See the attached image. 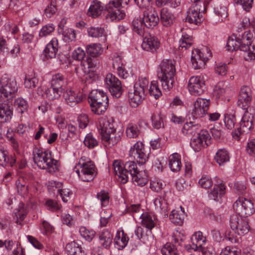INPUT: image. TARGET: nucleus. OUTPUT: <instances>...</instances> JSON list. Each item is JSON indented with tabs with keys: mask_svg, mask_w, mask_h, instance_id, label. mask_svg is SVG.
Listing matches in <instances>:
<instances>
[{
	"mask_svg": "<svg viewBox=\"0 0 255 255\" xmlns=\"http://www.w3.org/2000/svg\"><path fill=\"white\" fill-rule=\"evenodd\" d=\"M33 160L39 168L46 169L51 174L58 170V161L52 157L50 151H42L38 149H35L33 151Z\"/></svg>",
	"mask_w": 255,
	"mask_h": 255,
	"instance_id": "20e7f679",
	"label": "nucleus"
},
{
	"mask_svg": "<svg viewBox=\"0 0 255 255\" xmlns=\"http://www.w3.org/2000/svg\"><path fill=\"white\" fill-rule=\"evenodd\" d=\"M195 2L187 11L186 21L191 24L198 25L203 20L202 13L206 11L207 5L204 4L203 1H198Z\"/></svg>",
	"mask_w": 255,
	"mask_h": 255,
	"instance_id": "1a4fd4ad",
	"label": "nucleus"
},
{
	"mask_svg": "<svg viewBox=\"0 0 255 255\" xmlns=\"http://www.w3.org/2000/svg\"><path fill=\"white\" fill-rule=\"evenodd\" d=\"M45 205L49 210L53 212L59 211L62 207L60 204L52 199H48L45 202Z\"/></svg>",
	"mask_w": 255,
	"mask_h": 255,
	"instance_id": "13d9d810",
	"label": "nucleus"
},
{
	"mask_svg": "<svg viewBox=\"0 0 255 255\" xmlns=\"http://www.w3.org/2000/svg\"><path fill=\"white\" fill-rule=\"evenodd\" d=\"M113 236L111 232L104 229L99 234V239L100 244L105 249H108L112 243Z\"/></svg>",
	"mask_w": 255,
	"mask_h": 255,
	"instance_id": "7c9ffc66",
	"label": "nucleus"
},
{
	"mask_svg": "<svg viewBox=\"0 0 255 255\" xmlns=\"http://www.w3.org/2000/svg\"><path fill=\"white\" fill-rule=\"evenodd\" d=\"M87 52L89 56L97 57L103 52V48L100 44L94 43L86 46Z\"/></svg>",
	"mask_w": 255,
	"mask_h": 255,
	"instance_id": "ea45409f",
	"label": "nucleus"
},
{
	"mask_svg": "<svg viewBox=\"0 0 255 255\" xmlns=\"http://www.w3.org/2000/svg\"><path fill=\"white\" fill-rule=\"evenodd\" d=\"M122 60V58L118 56L115 58L113 63L114 68H117V69L118 75L120 78L124 79L132 77V74L128 72V71L125 70L124 67H123V64Z\"/></svg>",
	"mask_w": 255,
	"mask_h": 255,
	"instance_id": "c756f323",
	"label": "nucleus"
},
{
	"mask_svg": "<svg viewBox=\"0 0 255 255\" xmlns=\"http://www.w3.org/2000/svg\"><path fill=\"white\" fill-rule=\"evenodd\" d=\"M142 19L144 26L148 28H153L159 21L158 13L155 10L144 11Z\"/></svg>",
	"mask_w": 255,
	"mask_h": 255,
	"instance_id": "aec40b11",
	"label": "nucleus"
},
{
	"mask_svg": "<svg viewBox=\"0 0 255 255\" xmlns=\"http://www.w3.org/2000/svg\"><path fill=\"white\" fill-rule=\"evenodd\" d=\"M202 130L201 129V125L199 124H196L193 122H187L183 125L181 132L186 136H194L196 134H198Z\"/></svg>",
	"mask_w": 255,
	"mask_h": 255,
	"instance_id": "5701e85b",
	"label": "nucleus"
},
{
	"mask_svg": "<svg viewBox=\"0 0 255 255\" xmlns=\"http://www.w3.org/2000/svg\"><path fill=\"white\" fill-rule=\"evenodd\" d=\"M54 26L52 24H49L42 27L40 30L39 35L40 37H44L52 32L54 30Z\"/></svg>",
	"mask_w": 255,
	"mask_h": 255,
	"instance_id": "680f3d73",
	"label": "nucleus"
},
{
	"mask_svg": "<svg viewBox=\"0 0 255 255\" xmlns=\"http://www.w3.org/2000/svg\"><path fill=\"white\" fill-rule=\"evenodd\" d=\"M57 11L56 0H51L44 9V14L47 17H51Z\"/></svg>",
	"mask_w": 255,
	"mask_h": 255,
	"instance_id": "09e8293b",
	"label": "nucleus"
},
{
	"mask_svg": "<svg viewBox=\"0 0 255 255\" xmlns=\"http://www.w3.org/2000/svg\"><path fill=\"white\" fill-rule=\"evenodd\" d=\"M192 245L191 248L195 251H204V245L206 243V239L204 237L203 234L200 231L195 232L191 238Z\"/></svg>",
	"mask_w": 255,
	"mask_h": 255,
	"instance_id": "412c9836",
	"label": "nucleus"
},
{
	"mask_svg": "<svg viewBox=\"0 0 255 255\" xmlns=\"http://www.w3.org/2000/svg\"><path fill=\"white\" fill-rule=\"evenodd\" d=\"M129 155L133 161L126 162L124 167L122 166L121 161L115 160L113 162V166L115 174L118 176L119 180L123 183H126L128 181V175L132 176L134 172H137V167L135 161L139 164H143L148 158V153L145 151L144 144L142 142H136L130 149Z\"/></svg>",
	"mask_w": 255,
	"mask_h": 255,
	"instance_id": "f257e3e1",
	"label": "nucleus"
},
{
	"mask_svg": "<svg viewBox=\"0 0 255 255\" xmlns=\"http://www.w3.org/2000/svg\"><path fill=\"white\" fill-rule=\"evenodd\" d=\"M210 105V100L198 98L194 102V108L192 109L191 115L193 119H200L206 114Z\"/></svg>",
	"mask_w": 255,
	"mask_h": 255,
	"instance_id": "2eb2a0df",
	"label": "nucleus"
},
{
	"mask_svg": "<svg viewBox=\"0 0 255 255\" xmlns=\"http://www.w3.org/2000/svg\"><path fill=\"white\" fill-rule=\"evenodd\" d=\"M84 143L89 148H93L98 145V141L92 133H89L85 136Z\"/></svg>",
	"mask_w": 255,
	"mask_h": 255,
	"instance_id": "5fc2aeb1",
	"label": "nucleus"
},
{
	"mask_svg": "<svg viewBox=\"0 0 255 255\" xmlns=\"http://www.w3.org/2000/svg\"><path fill=\"white\" fill-rule=\"evenodd\" d=\"M65 250L68 255H86L82 246L75 241L67 244Z\"/></svg>",
	"mask_w": 255,
	"mask_h": 255,
	"instance_id": "2f4dec72",
	"label": "nucleus"
},
{
	"mask_svg": "<svg viewBox=\"0 0 255 255\" xmlns=\"http://www.w3.org/2000/svg\"><path fill=\"white\" fill-rule=\"evenodd\" d=\"M97 198L100 201L102 207H106L109 203V195L108 192L102 190L97 193Z\"/></svg>",
	"mask_w": 255,
	"mask_h": 255,
	"instance_id": "4d7b16f0",
	"label": "nucleus"
},
{
	"mask_svg": "<svg viewBox=\"0 0 255 255\" xmlns=\"http://www.w3.org/2000/svg\"><path fill=\"white\" fill-rule=\"evenodd\" d=\"M175 67L169 60H163L160 65V71L157 72L159 80H172L175 75Z\"/></svg>",
	"mask_w": 255,
	"mask_h": 255,
	"instance_id": "4468645a",
	"label": "nucleus"
},
{
	"mask_svg": "<svg viewBox=\"0 0 255 255\" xmlns=\"http://www.w3.org/2000/svg\"><path fill=\"white\" fill-rule=\"evenodd\" d=\"M148 81H137L133 87V91L128 92L129 103L132 108L137 107L145 99V92L148 89Z\"/></svg>",
	"mask_w": 255,
	"mask_h": 255,
	"instance_id": "0eeeda50",
	"label": "nucleus"
},
{
	"mask_svg": "<svg viewBox=\"0 0 255 255\" xmlns=\"http://www.w3.org/2000/svg\"><path fill=\"white\" fill-rule=\"evenodd\" d=\"M161 21L164 26H171L174 22L175 17L174 15L166 8L161 10Z\"/></svg>",
	"mask_w": 255,
	"mask_h": 255,
	"instance_id": "4c0bfd02",
	"label": "nucleus"
},
{
	"mask_svg": "<svg viewBox=\"0 0 255 255\" xmlns=\"http://www.w3.org/2000/svg\"><path fill=\"white\" fill-rule=\"evenodd\" d=\"M185 238V236L183 233L178 231L174 232L172 236V241L174 242V245L176 247L185 246L184 244Z\"/></svg>",
	"mask_w": 255,
	"mask_h": 255,
	"instance_id": "de8ad7c7",
	"label": "nucleus"
},
{
	"mask_svg": "<svg viewBox=\"0 0 255 255\" xmlns=\"http://www.w3.org/2000/svg\"><path fill=\"white\" fill-rule=\"evenodd\" d=\"M224 81H220L214 89V93L218 98L223 95L225 93V89L224 88Z\"/></svg>",
	"mask_w": 255,
	"mask_h": 255,
	"instance_id": "052dcab7",
	"label": "nucleus"
},
{
	"mask_svg": "<svg viewBox=\"0 0 255 255\" xmlns=\"http://www.w3.org/2000/svg\"><path fill=\"white\" fill-rule=\"evenodd\" d=\"M139 130L137 125L130 123L128 124L126 129V134L129 138H135L138 136Z\"/></svg>",
	"mask_w": 255,
	"mask_h": 255,
	"instance_id": "3c124183",
	"label": "nucleus"
},
{
	"mask_svg": "<svg viewBox=\"0 0 255 255\" xmlns=\"http://www.w3.org/2000/svg\"><path fill=\"white\" fill-rule=\"evenodd\" d=\"M149 93L150 96L155 99H158L161 96V92L158 87L157 81H151Z\"/></svg>",
	"mask_w": 255,
	"mask_h": 255,
	"instance_id": "49530a36",
	"label": "nucleus"
},
{
	"mask_svg": "<svg viewBox=\"0 0 255 255\" xmlns=\"http://www.w3.org/2000/svg\"><path fill=\"white\" fill-rule=\"evenodd\" d=\"M200 186L205 189L211 187L213 185V181L211 178L208 176L202 177L198 182Z\"/></svg>",
	"mask_w": 255,
	"mask_h": 255,
	"instance_id": "e2e57ef3",
	"label": "nucleus"
},
{
	"mask_svg": "<svg viewBox=\"0 0 255 255\" xmlns=\"http://www.w3.org/2000/svg\"><path fill=\"white\" fill-rule=\"evenodd\" d=\"M214 159L220 166H223L230 160L229 153L225 148L219 149L217 151Z\"/></svg>",
	"mask_w": 255,
	"mask_h": 255,
	"instance_id": "e433bc0d",
	"label": "nucleus"
},
{
	"mask_svg": "<svg viewBox=\"0 0 255 255\" xmlns=\"http://www.w3.org/2000/svg\"><path fill=\"white\" fill-rule=\"evenodd\" d=\"M13 114L11 104L3 103L0 104V122L5 123L10 121Z\"/></svg>",
	"mask_w": 255,
	"mask_h": 255,
	"instance_id": "393cba45",
	"label": "nucleus"
},
{
	"mask_svg": "<svg viewBox=\"0 0 255 255\" xmlns=\"http://www.w3.org/2000/svg\"><path fill=\"white\" fill-rule=\"evenodd\" d=\"M252 98L253 92L251 87L243 86L240 91L237 104L239 107L245 111L239 125H237L232 132L233 137L238 140H240L242 134L249 133L253 128L255 110L251 107Z\"/></svg>",
	"mask_w": 255,
	"mask_h": 255,
	"instance_id": "f03ea898",
	"label": "nucleus"
},
{
	"mask_svg": "<svg viewBox=\"0 0 255 255\" xmlns=\"http://www.w3.org/2000/svg\"><path fill=\"white\" fill-rule=\"evenodd\" d=\"M14 105L17 108V110L21 114L26 111L28 107L27 102L22 98L15 100Z\"/></svg>",
	"mask_w": 255,
	"mask_h": 255,
	"instance_id": "603ef678",
	"label": "nucleus"
},
{
	"mask_svg": "<svg viewBox=\"0 0 255 255\" xmlns=\"http://www.w3.org/2000/svg\"><path fill=\"white\" fill-rule=\"evenodd\" d=\"M181 211L173 210L169 215V219L172 223L177 225H182L184 219V208L180 206Z\"/></svg>",
	"mask_w": 255,
	"mask_h": 255,
	"instance_id": "72a5a7b5",
	"label": "nucleus"
},
{
	"mask_svg": "<svg viewBox=\"0 0 255 255\" xmlns=\"http://www.w3.org/2000/svg\"><path fill=\"white\" fill-rule=\"evenodd\" d=\"M106 5L99 0H94L88 9L87 14L93 18H96L101 14L104 9L106 10Z\"/></svg>",
	"mask_w": 255,
	"mask_h": 255,
	"instance_id": "4be33fe9",
	"label": "nucleus"
},
{
	"mask_svg": "<svg viewBox=\"0 0 255 255\" xmlns=\"http://www.w3.org/2000/svg\"><path fill=\"white\" fill-rule=\"evenodd\" d=\"M88 33L89 36L93 37H102V40L105 42L106 40L107 34L105 29L102 27H91L88 28Z\"/></svg>",
	"mask_w": 255,
	"mask_h": 255,
	"instance_id": "a19ab883",
	"label": "nucleus"
},
{
	"mask_svg": "<svg viewBox=\"0 0 255 255\" xmlns=\"http://www.w3.org/2000/svg\"><path fill=\"white\" fill-rule=\"evenodd\" d=\"M58 193L60 195L62 201L65 203L68 202L70 196L73 194L72 191L67 188H62Z\"/></svg>",
	"mask_w": 255,
	"mask_h": 255,
	"instance_id": "338daca9",
	"label": "nucleus"
},
{
	"mask_svg": "<svg viewBox=\"0 0 255 255\" xmlns=\"http://www.w3.org/2000/svg\"><path fill=\"white\" fill-rule=\"evenodd\" d=\"M140 218L141 220L142 225L146 229L149 230L151 233V230L155 227L156 223L154 218L147 213H142L140 216Z\"/></svg>",
	"mask_w": 255,
	"mask_h": 255,
	"instance_id": "58836bf2",
	"label": "nucleus"
},
{
	"mask_svg": "<svg viewBox=\"0 0 255 255\" xmlns=\"http://www.w3.org/2000/svg\"><path fill=\"white\" fill-rule=\"evenodd\" d=\"M204 51L207 52L208 56L211 57V51L206 47L202 50L196 49L192 51L191 62L195 69H200L205 67L208 57V55H205Z\"/></svg>",
	"mask_w": 255,
	"mask_h": 255,
	"instance_id": "ddd939ff",
	"label": "nucleus"
},
{
	"mask_svg": "<svg viewBox=\"0 0 255 255\" xmlns=\"http://www.w3.org/2000/svg\"><path fill=\"white\" fill-rule=\"evenodd\" d=\"M80 169L76 172L79 178L84 182L92 181L96 175V168L93 161L88 157L82 156L79 160Z\"/></svg>",
	"mask_w": 255,
	"mask_h": 255,
	"instance_id": "423d86ee",
	"label": "nucleus"
},
{
	"mask_svg": "<svg viewBox=\"0 0 255 255\" xmlns=\"http://www.w3.org/2000/svg\"><path fill=\"white\" fill-rule=\"evenodd\" d=\"M169 166L173 172L180 170L182 166L180 156L177 153H174L169 157Z\"/></svg>",
	"mask_w": 255,
	"mask_h": 255,
	"instance_id": "f704fd0d",
	"label": "nucleus"
},
{
	"mask_svg": "<svg viewBox=\"0 0 255 255\" xmlns=\"http://www.w3.org/2000/svg\"><path fill=\"white\" fill-rule=\"evenodd\" d=\"M86 54L84 50L81 47L75 49L72 54V57L73 59L78 61H82L85 57Z\"/></svg>",
	"mask_w": 255,
	"mask_h": 255,
	"instance_id": "bf43d9fd",
	"label": "nucleus"
},
{
	"mask_svg": "<svg viewBox=\"0 0 255 255\" xmlns=\"http://www.w3.org/2000/svg\"><path fill=\"white\" fill-rule=\"evenodd\" d=\"M116 126L112 118L105 117L100 119L99 129L105 146L111 147L120 140L122 133L116 132Z\"/></svg>",
	"mask_w": 255,
	"mask_h": 255,
	"instance_id": "7ed1b4c3",
	"label": "nucleus"
},
{
	"mask_svg": "<svg viewBox=\"0 0 255 255\" xmlns=\"http://www.w3.org/2000/svg\"><path fill=\"white\" fill-rule=\"evenodd\" d=\"M160 42L158 38L150 34L146 35L143 40L141 47L147 51L154 52L159 48Z\"/></svg>",
	"mask_w": 255,
	"mask_h": 255,
	"instance_id": "6ab92c4d",
	"label": "nucleus"
},
{
	"mask_svg": "<svg viewBox=\"0 0 255 255\" xmlns=\"http://www.w3.org/2000/svg\"><path fill=\"white\" fill-rule=\"evenodd\" d=\"M230 224L231 229L239 236L247 234L250 229L247 219L238 215L231 216Z\"/></svg>",
	"mask_w": 255,
	"mask_h": 255,
	"instance_id": "f8f14e48",
	"label": "nucleus"
},
{
	"mask_svg": "<svg viewBox=\"0 0 255 255\" xmlns=\"http://www.w3.org/2000/svg\"><path fill=\"white\" fill-rule=\"evenodd\" d=\"M59 48L58 40L53 37L48 43L43 51V54L47 58H54L56 57Z\"/></svg>",
	"mask_w": 255,
	"mask_h": 255,
	"instance_id": "b1692460",
	"label": "nucleus"
},
{
	"mask_svg": "<svg viewBox=\"0 0 255 255\" xmlns=\"http://www.w3.org/2000/svg\"><path fill=\"white\" fill-rule=\"evenodd\" d=\"M192 38L191 36L187 34H183L182 38L179 41V47L181 48V50L183 48L185 50L190 47L192 44Z\"/></svg>",
	"mask_w": 255,
	"mask_h": 255,
	"instance_id": "864d4df0",
	"label": "nucleus"
},
{
	"mask_svg": "<svg viewBox=\"0 0 255 255\" xmlns=\"http://www.w3.org/2000/svg\"><path fill=\"white\" fill-rule=\"evenodd\" d=\"M66 103L71 107L81 102L83 97L80 93H76L71 89L67 90L63 95Z\"/></svg>",
	"mask_w": 255,
	"mask_h": 255,
	"instance_id": "bb28decb",
	"label": "nucleus"
},
{
	"mask_svg": "<svg viewBox=\"0 0 255 255\" xmlns=\"http://www.w3.org/2000/svg\"><path fill=\"white\" fill-rule=\"evenodd\" d=\"M226 186L222 181L218 182L215 184L213 189L209 193V198L214 201H219L223 195L225 193Z\"/></svg>",
	"mask_w": 255,
	"mask_h": 255,
	"instance_id": "a878e982",
	"label": "nucleus"
},
{
	"mask_svg": "<svg viewBox=\"0 0 255 255\" xmlns=\"http://www.w3.org/2000/svg\"><path fill=\"white\" fill-rule=\"evenodd\" d=\"M237 120L235 115L227 114L225 116L224 123L228 129H232L235 126Z\"/></svg>",
	"mask_w": 255,
	"mask_h": 255,
	"instance_id": "6e6d98bb",
	"label": "nucleus"
},
{
	"mask_svg": "<svg viewBox=\"0 0 255 255\" xmlns=\"http://www.w3.org/2000/svg\"><path fill=\"white\" fill-rule=\"evenodd\" d=\"M227 50L229 51L240 50L238 40V33L230 37L226 45Z\"/></svg>",
	"mask_w": 255,
	"mask_h": 255,
	"instance_id": "37998d69",
	"label": "nucleus"
},
{
	"mask_svg": "<svg viewBox=\"0 0 255 255\" xmlns=\"http://www.w3.org/2000/svg\"><path fill=\"white\" fill-rule=\"evenodd\" d=\"M129 239L123 230L117 231L114 240V246L118 250H123L128 244Z\"/></svg>",
	"mask_w": 255,
	"mask_h": 255,
	"instance_id": "c85d7f7f",
	"label": "nucleus"
},
{
	"mask_svg": "<svg viewBox=\"0 0 255 255\" xmlns=\"http://www.w3.org/2000/svg\"><path fill=\"white\" fill-rule=\"evenodd\" d=\"M133 31L139 36H143L144 33V25L143 19L135 18L132 23Z\"/></svg>",
	"mask_w": 255,
	"mask_h": 255,
	"instance_id": "79ce46f5",
	"label": "nucleus"
},
{
	"mask_svg": "<svg viewBox=\"0 0 255 255\" xmlns=\"http://www.w3.org/2000/svg\"><path fill=\"white\" fill-rule=\"evenodd\" d=\"M247 153L251 156H255V139L250 140L246 147Z\"/></svg>",
	"mask_w": 255,
	"mask_h": 255,
	"instance_id": "774afa93",
	"label": "nucleus"
},
{
	"mask_svg": "<svg viewBox=\"0 0 255 255\" xmlns=\"http://www.w3.org/2000/svg\"><path fill=\"white\" fill-rule=\"evenodd\" d=\"M210 135L207 130H202L198 136L191 139L190 145L195 152L200 151L205 145L208 146L207 140Z\"/></svg>",
	"mask_w": 255,
	"mask_h": 255,
	"instance_id": "dca6fc26",
	"label": "nucleus"
},
{
	"mask_svg": "<svg viewBox=\"0 0 255 255\" xmlns=\"http://www.w3.org/2000/svg\"><path fill=\"white\" fill-rule=\"evenodd\" d=\"M63 89L61 86H56V84H52L50 88L46 91V94L47 97L50 100H54L59 98L63 93Z\"/></svg>",
	"mask_w": 255,
	"mask_h": 255,
	"instance_id": "c9c22d12",
	"label": "nucleus"
},
{
	"mask_svg": "<svg viewBox=\"0 0 255 255\" xmlns=\"http://www.w3.org/2000/svg\"><path fill=\"white\" fill-rule=\"evenodd\" d=\"M188 87L190 93L194 96L202 94L206 88L204 81H189Z\"/></svg>",
	"mask_w": 255,
	"mask_h": 255,
	"instance_id": "cd10ccee",
	"label": "nucleus"
},
{
	"mask_svg": "<svg viewBox=\"0 0 255 255\" xmlns=\"http://www.w3.org/2000/svg\"><path fill=\"white\" fill-rule=\"evenodd\" d=\"M240 29H241L240 28H239V30ZM241 30L238 31V40L240 50L247 52L248 58L246 59L251 60L254 56V50H251L250 47L254 37L253 34L249 31L243 33H241Z\"/></svg>",
	"mask_w": 255,
	"mask_h": 255,
	"instance_id": "9b49d317",
	"label": "nucleus"
},
{
	"mask_svg": "<svg viewBox=\"0 0 255 255\" xmlns=\"http://www.w3.org/2000/svg\"><path fill=\"white\" fill-rule=\"evenodd\" d=\"M91 110L97 115L103 114L108 107V97L102 91L92 90L89 95Z\"/></svg>",
	"mask_w": 255,
	"mask_h": 255,
	"instance_id": "39448f33",
	"label": "nucleus"
},
{
	"mask_svg": "<svg viewBox=\"0 0 255 255\" xmlns=\"http://www.w3.org/2000/svg\"><path fill=\"white\" fill-rule=\"evenodd\" d=\"M227 72V65L225 64L219 63L215 67V72L221 77L226 75Z\"/></svg>",
	"mask_w": 255,
	"mask_h": 255,
	"instance_id": "69168bd1",
	"label": "nucleus"
},
{
	"mask_svg": "<svg viewBox=\"0 0 255 255\" xmlns=\"http://www.w3.org/2000/svg\"><path fill=\"white\" fill-rule=\"evenodd\" d=\"M18 87L16 81H0V101L2 95L5 98L17 92Z\"/></svg>",
	"mask_w": 255,
	"mask_h": 255,
	"instance_id": "f3484780",
	"label": "nucleus"
},
{
	"mask_svg": "<svg viewBox=\"0 0 255 255\" xmlns=\"http://www.w3.org/2000/svg\"><path fill=\"white\" fill-rule=\"evenodd\" d=\"M129 0H114L110 1L106 5L108 12L106 18L108 22L118 21L124 18L125 13L121 10L122 7L128 4Z\"/></svg>",
	"mask_w": 255,
	"mask_h": 255,
	"instance_id": "6e6552de",
	"label": "nucleus"
},
{
	"mask_svg": "<svg viewBox=\"0 0 255 255\" xmlns=\"http://www.w3.org/2000/svg\"><path fill=\"white\" fill-rule=\"evenodd\" d=\"M105 85L111 96L117 99L121 97L125 90L121 81H106Z\"/></svg>",
	"mask_w": 255,
	"mask_h": 255,
	"instance_id": "a211bd4d",
	"label": "nucleus"
},
{
	"mask_svg": "<svg viewBox=\"0 0 255 255\" xmlns=\"http://www.w3.org/2000/svg\"><path fill=\"white\" fill-rule=\"evenodd\" d=\"M152 126L154 128L159 129L164 128L163 117L161 114L158 115H152L151 117Z\"/></svg>",
	"mask_w": 255,
	"mask_h": 255,
	"instance_id": "8fccbe9b",
	"label": "nucleus"
},
{
	"mask_svg": "<svg viewBox=\"0 0 255 255\" xmlns=\"http://www.w3.org/2000/svg\"><path fill=\"white\" fill-rule=\"evenodd\" d=\"M161 252L162 255H179L176 246L169 243L164 245Z\"/></svg>",
	"mask_w": 255,
	"mask_h": 255,
	"instance_id": "c03bdc74",
	"label": "nucleus"
},
{
	"mask_svg": "<svg viewBox=\"0 0 255 255\" xmlns=\"http://www.w3.org/2000/svg\"><path fill=\"white\" fill-rule=\"evenodd\" d=\"M233 208L236 211V215L243 217L251 216L255 212L253 202L243 197H240L234 203Z\"/></svg>",
	"mask_w": 255,
	"mask_h": 255,
	"instance_id": "9d476101",
	"label": "nucleus"
},
{
	"mask_svg": "<svg viewBox=\"0 0 255 255\" xmlns=\"http://www.w3.org/2000/svg\"><path fill=\"white\" fill-rule=\"evenodd\" d=\"M131 177L132 182L135 185L143 186L147 182V175L145 170H137V172H134Z\"/></svg>",
	"mask_w": 255,
	"mask_h": 255,
	"instance_id": "473e14b6",
	"label": "nucleus"
},
{
	"mask_svg": "<svg viewBox=\"0 0 255 255\" xmlns=\"http://www.w3.org/2000/svg\"><path fill=\"white\" fill-rule=\"evenodd\" d=\"M64 40L66 42L72 41L76 38V34L72 29H67L63 32Z\"/></svg>",
	"mask_w": 255,
	"mask_h": 255,
	"instance_id": "0e129e2a",
	"label": "nucleus"
},
{
	"mask_svg": "<svg viewBox=\"0 0 255 255\" xmlns=\"http://www.w3.org/2000/svg\"><path fill=\"white\" fill-rule=\"evenodd\" d=\"M79 233L81 236L88 242H91L96 235L94 231L87 229L83 226L80 228Z\"/></svg>",
	"mask_w": 255,
	"mask_h": 255,
	"instance_id": "a18cd8bd",
	"label": "nucleus"
}]
</instances>
